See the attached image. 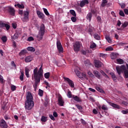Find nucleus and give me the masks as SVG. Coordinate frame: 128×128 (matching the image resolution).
<instances>
[{"instance_id": "nucleus-1", "label": "nucleus", "mask_w": 128, "mask_h": 128, "mask_svg": "<svg viewBox=\"0 0 128 128\" xmlns=\"http://www.w3.org/2000/svg\"><path fill=\"white\" fill-rule=\"evenodd\" d=\"M44 78V70H42V65H41L39 70L36 67L33 70V74L32 76V80H35V83L33 85L34 90L38 88V84L40 82L41 78Z\"/></svg>"}, {"instance_id": "nucleus-2", "label": "nucleus", "mask_w": 128, "mask_h": 128, "mask_svg": "<svg viewBox=\"0 0 128 128\" xmlns=\"http://www.w3.org/2000/svg\"><path fill=\"white\" fill-rule=\"evenodd\" d=\"M26 100L25 102V108L30 110L34 108V98L32 94V92H28L26 94Z\"/></svg>"}, {"instance_id": "nucleus-3", "label": "nucleus", "mask_w": 128, "mask_h": 128, "mask_svg": "<svg viewBox=\"0 0 128 128\" xmlns=\"http://www.w3.org/2000/svg\"><path fill=\"white\" fill-rule=\"evenodd\" d=\"M126 65L123 64L120 66H117L116 67V70L118 74H120L122 72H124V78H128V64H126Z\"/></svg>"}, {"instance_id": "nucleus-4", "label": "nucleus", "mask_w": 128, "mask_h": 128, "mask_svg": "<svg viewBox=\"0 0 128 128\" xmlns=\"http://www.w3.org/2000/svg\"><path fill=\"white\" fill-rule=\"evenodd\" d=\"M46 30V26L44 24H41L40 26V29L38 32V34L36 36L38 40H42L44 36V30Z\"/></svg>"}, {"instance_id": "nucleus-5", "label": "nucleus", "mask_w": 128, "mask_h": 128, "mask_svg": "<svg viewBox=\"0 0 128 128\" xmlns=\"http://www.w3.org/2000/svg\"><path fill=\"white\" fill-rule=\"evenodd\" d=\"M82 46V42L78 41L76 42L73 45L74 52H78L80 50Z\"/></svg>"}, {"instance_id": "nucleus-6", "label": "nucleus", "mask_w": 128, "mask_h": 128, "mask_svg": "<svg viewBox=\"0 0 128 128\" xmlns=\"http://www.w3.org/2000/svg\"><path fill=\"white\" fill-rule=\"evenodd\" d=\"M28 14H30V12L28 11H24V17L22 18V20L24 22H28V20H30V19L28 18Z\"/></svg>"}, {"instance_id": "nucleus-7", "label": "nucleus", "mask_w": 128, "mask_h": 128, "mask_svg": "<svg viewBox=\"0 0 128 128\" xmlns=\"http://www.w3.org/2000/svg\"><path fill=\"white\" fill-rule=\"evenodd\" d=\"M56 46L60 54L64 52V48H62L60 41L58 40L56 42Z\"/></svg>"}, {"instance_id": "nucleus-8", "label": "nucleus", "mask_w": 128, "mask_h": 128, "mask_svg": "<svg viewBox=\"0 0 128 128\" xmlns=\"http://www.w3.org/2000/svg\"><path fill=\"white\" fill-rule=\"evenodd\" d=\"M64 80L65 82H68L70 88H74V83L73 80L66 77H64Z\"/></svg>"}, {"instance_id": "nucleus-9", "label": "nucleus", "mask_w": 128, "mask_h": 128, "mask_svg": "<svg viewBox=\"0 0 128 128\" xmlns=\"http://www.w3.org/2000/svg\"><path fill=\"white\" fill-rule=\"evenodd\" d=\"M58 104L60 106H64V99L62 98V96L60 95L58 97Z\"/></svg>"}, {"instance_id": "nucleus-10", "label": "nucleus", "mask_w": 128, "mask_h": 128, "mask_svg": "<svg viewBox=\"0 0 128 128\" xmlns=\"http://www.w3.org/2000/svg\"><path fill=\"white\" fill-rule=\"evenodd\" d=\"M6 28V30H8L10 26L8 24L4 23L2 21H0V28Z\"/></svg>"}, {"instance_id": "nucleus-11", "label": "nucleus", "mask_w": 128, "mask_h": 128, "mask_svg": "<svg viewBox=\"0 0 128 128\" xmlns=\"http://www.w3.org/2000/svg\"><path fill=\"white\" fill-rule=\"evenodd\" d=\"M7 12H8V14H10V16H14V14L16 12V10H14V8L12 6H8L6 8Z\"/></svg>"}, {"instance_id": "nucleus-12", "label": "nucleus", "mask_w": 128, "mask_h": 128, "mask_svg": "<svg viewBox=\"0 0 128 128\" xmlns=\"http://www.w3.org/2000/svg\"><path fill=\"white\" fill-rule=\"evenodd\" d=\"M0 126L2 128H8V124L4 120L2 119L0 121Z\"/></svg>"}, {"instance_id": "nucleus-13", "label": "nucleus", "mask_w": 128, "mask_h": 128, "mask_svg": "<svg viewBox=\"0 0 128 128\" xmlns=\"http://www.w3.org/2000/svg\"><path fill=\"white\" fill-rule=\"evenodd\" d=\"M75 72L76 73V76L80 78L81 76H82V78H86V74L82 73L78 70H75Z\"/></svg>"}, {"instance_id": "nucleus-14", "label": "nucleus", "mask_w": 128, "mask_h": 128, "mask_svg": "<svg viewBox=\"0 0 128 128\" xmlns=\"http://www.w3.org/2000/svg\"><path fill=\"white\" fill-rule=\"evenodd\" d=\"M95 67L98 68H102V62L98 60H96L94 61Z\"/></svg>"}, {"instance_id": "nucleus-15", "label": "nucleus", "mask_w": 128, "mask_h": 128, "mask_svg": "<svg viewBox=\"0 0 128 128\" xmlns=\"http://www.w3.org/2000/svg\"><path fill=\"white\" fill-rule=\"evenodd\" d=\"M89 2L88 0H82L80 1V8H84L86 4H88Z\"/></svg>"}, {"instance_id": "nucleus-16", "label": "nucleus", "mask_w": 128, "mask_h": 128, "mask_svg": "<svg viewBox=\"0 0 128 128\" xmlns=\"http://www.w3.org/2000/svg\"><path fill=\"white\" fill-rule=\"evenodd\" d=\"M36 14L38 16L39 18H41L42 20H44V14L42 13L40 11H37Z\"/></svg>"}, {"instance_id": "nucleus-17", "label": "nucleus", "mask_w": 128, "mask_h": 128, "mask_svg": "<svg viewBox=\"0 0 128 128\" xmlns=\"http://www.w3.org/2000/svg\"><path fill=\"white\" fill-rule=\"evenodd\" d=\"M108 104L111 106H112V108H118V110H120V106L118 104H116L111 102H108Z\"/></svg>"}, {"instance_id": "nucleus-18", "label": "nucleus", "mask_w": 128, "mask_h": 128, "mask_svg": "<svg viewBox=\"0 0 128 128\" xmlns=\"http://www.w3.org/2000/svg\"><path fill=\"white\" fill-rule=\"evenodd\" d=\"M72 98L75 100V102H82V99L80 98V97L78 96H77L73 95L72 96Z\"/></svg>"}, {"instance_id": "nucleus-19", "label": "nucleus", "mask_w": 128, "mask_h": 128, "mask_svg": "<svg viewBox=\"0 0 128 128\" xmlns=\"http://www.w3.org/2000/svg\"><path fill=\"white\" fill-rule=\"evenodd\" d=\"M93 74H94L95 76L98 78H100V73L96 70H94L93 71Z\"/></svg>"}, {"instance_id": "nucleus-20", "label": "nucleus", "mask_w": 128, "mask_h": 128, "mask_svg": "<svg viewBox=\"0 0 128 128\" xmlns=\"http://www.w3.org/2000/svg\"><path fill=\"white\" fill-rule=\"evenodd\" d=\"M116 62V64H124V60L120 58H117Z\"/></svg>"}, {"instance_id": "nucleus-21", "label": "nucleus", "mask_w": 128, "mask_h": 128, "mask_svg": "<svg viewBox=\"0 0 128 128\" xmlns=\"http://www.w3.org/2000/svg\"><path fill=\"white\" fill-rule=\"evenodd\" d=\"M118 56V53L112 52L111 54L112 60H116Z\"/></svg>"}, {"instance_id": "nucleus-22", "label": "nucleus", "mask_w": 128, "mask_h": 128, "mask_svg": "<svg viewBox=\"0 0 128 128\" xmlns=\"http://www.w3.org/2000/svg\"><path fill=\"white\" fill-rule=\"evenodd\" d=\"M30 68H28V67L25 68V73L26 78H30Z\"/></svg>"}, {"instance_id": "nucleus-23", "label": "nucleus", "mask_w": 128, "mask_h": 128, "mask_svg": "<svg viewBox=\"0 0 128 128\" xmlns=\"http://www.w3.org/2000/svg\"><path fill=\"white\" fill-rule=\"evenodd\" d=\"M92 12H89L87 14L86 18V20H88L89 22H90L92 20Z\"/></svg>"}, {"instance_id": "nucleus-24", "label": "nucleus", "mask_w": 128, "mask_h": 128, "mask_svg": "<svg viewBox=\"0 0 128 128\" xmlns=\"http://www.w3.org/2000/svg\"><path fill=\"white\" fill-rule=\"evenodd\" d=\"M27 50H28V52H36V48L34 47L29 46L27 48Z\"/></svg>"}, {"instance_id": "nucleus-25", "label": "nucleus", "mask_w": 128, "mask_h": 128, "mask_svg": "<svg viewBox=\"0 0 128 128\" xmlns=\"http://www.w3.org/2000/svg\"><path fill=\"white\" fill-rule=\"evenodd\" d=\"M31 60H32V58L30 56H28L25 58L26 62H30Z\"/></svg>"}, {"instance_id": "nucleus-26", "label": "nucleus", "mask_w": 128, "mask_h": 128, "mask_svg": "<svg viewBox=\"0 0 128 128\" xmlns=\"http://www.w3.org/2000/svg\"><path fill=\"white\" fill-rule=\"evenodd\" d=\"M110 74L114 82V80H116V74L113 72H110Z\"/></svg>"}, {"instance_id": "nucleus-27", "label": "nucleus", "mask_w": 128, "mask_h": 128, "mask_svg": "<svg viewBox=\"0 0 128 128\" xmlns=\"http://www.w3.org/2000/svg\"><path fill=\"white\" fill-rule=\"evenodd\" d=\"M96 90H98V92H100V94H104V91L102 89L100 88L98 86H96Z\"/></svg>"}, {"instance_id": "nucleus-28", "label": "nucleus", "mask_w": 128, "mask_h": 128, "mask_svg": "<svg viewBox=\"0 0 128 128\" xmlns=\"http://www.w3.org/2000/svg\"><path fill=\"white\" fill-rule=\"evenodd\" d=\"M94 36L95 40H100V35H98V34L96 33L94 35Z\"/></svg>"}, {"instance_id": "nucleus-29", "label": "nucleus", "mask_w": 128, "mask_h": 128, "mask_svg": "<svg viewBox=\"0 0 128 128\" xmlns=\"http://www.w3.org/2000/svg\"><path fill=\"white\" fill-rule=\"evenodd\" d=\"M106 40L109 42V44H112V38H110V36H106L105 37Z\"/></svg>"}, {"instance_id": "nucleus-30", "label": "nucleus", "mask_w": 128, "mask_h": 128, "mask_svg": "<svg viewBox=\"0 0 128 128\" xmlns=\"http://www.w3.org/2000/svg\"><path fill=\"white\" fill-rule=\"evenodd\" d=\"M106 4H108V0H102V4H101V6L102 8H104V6H106Z\"/></svg>"}, {"instance_id": "nucleus-31", "label": "nucleus", "mask_w": 128, "mask_h": 128, "mask_svg": "<svg viewBox=\"0 0 128 128\" xmlns=\"http://www.w3.org/2000/svg\"><path fill=\"white\" fill-rule=\"evenodd\" d=\"M25 54H26V50H23L20 52L19 56H24Z\"/></svg>"}, {"instance_id": "nucleus-32", "label": "nucleus", "mask_w": 128, "mask_h": 128, "mask_svg": "<svg viewBox=\"0 0 128 128\" xmlns=\"http://www.w3.org/2000/svg\"><path fill=\"white\" fill-rule=\"evenodd\" d=\"M50 72H48L44 74V76L45 78H46V79L50 78Z\"/></svg>"}, {"instance_id": "nucleus-33", "label": "nucleus", "mask_w": 128, "mask_h": 128, "mask_svg": "<svg viewBox=\"0 0 128 128\" xmlns=\"http://www.w3.org/2000/svg\"><path fill=\"white\" fill-rule=\"evenodd\" d=\"M70 14H72L73 16H76V11L74 10H70Z\"/></svg>"}, {"instance_id": "nucleus-34", "label": "nucleus", "mask_w": 128, "mask_h": 128, "mask_svg": "<svg viewBox=\"0 0 128 128\" xmlns=\"http://www.w3.org/2000/svg\"><path fill=\"white\" fill-rule=\"evenodd\" d=\"M48 120V117L42 116L41 118V122H46Z\"/></svg>"}, {"instance_id": "nucleus-35", "label": "nucleus", "mask_w": 128, "mask_h": 128, "mask_svg": "<svg viewBox=\"0 0 128 128\" xmlns=\"http://www.w3.org/2000/svg\"><path fill=\"white\" fill-rule=\"evenodd\" d=\"M1 40L3 42H6V41L8 40V38H6V36H2Z\"/></svg>"}, {"instance_id": "nucleus-36", "label": "nucleus", "mask_w": 128, "mask_h": 128, "mask_svg": "<svg viewBox=\"0 0 128 128\" xmlns=\"http://www.w3.org/2000/svg\"><path fill=\"white\" fill-rule=\"evenodd\" d=\"M38 95L40 96H44V90H42L40 89H39V90H38Z\"/></svg>"}, {"instance_id": "nucleus-37", "label": "nucleus", "mask_w": 128, "mask_h": 128, "mask_svg": "<svg viewBox=\"0 0 128 128\" xmlns=\"http://www.w3.org/2000/svg\"><path fill=\"white\" fill-rule=\"evenodd\" d=\"M20 80L22 82L24 80V72H22L20 74Z\"/></svg>"}, {"instance_id": "nucleus-38", "label": "nucleus", "mask_w": 128, "mask_h": 128, "mask_svg": "<svg viewBox=\"0 0 128 128\" xmlns=\"http://www.w3.org/2000/svg\"><path fill=\"white\" fill-rule=\"evenodd\" d=\"M43 10H44V12L45 14H46V16L50 15V13L48 12V10L46 8H43Z\"/></svg>"}, {"instance_id": "nucleus-39", "label": "nucleus", "mask_w": 128, "mask_h": 128, "mask_svg": "<svg viewBox=\"0 0 128 128\" xmlns=\"http://www.w3.org/2000/svg\"><path fill=\"white\" fill-rule=\"evenodd\" d=\"M67 96L68 98H72V92L70 91H68V92Z\"/></svg>"}, {"instance_id": "nucleus-40", "label": "nucleus", "mask_w": 128, "mask_h": 128, "mask_svg": "<svg viewBox=\"0 0 128 128\" xmlns=\"http://www.w3.org/2000/svg\"><path fill=\"white\" fill-rule=\"evenodd\" d=\"M96 20H97L98 24H102V18H100V16H98L96 18Z\"/></svg>"}, {"instance_id": "nucleus-41", "label": "nucleus", "mask_w": 128, "mask_h": 128, "mask_svg": "<svg viewBox=\"0 0 128 128\" xmlns=\"http://www.w3.org/2000/svg\"><path fill=\"white\" fill-rule=\"evenodd\" d=\"M17 6L19 8H24V6L23 4H17Z\"/></svg>"}, {"instance_id": "nucleus-42", "label": "nucleus", "mask_w": 128, "mask_h": 128, "mask_svg": "<svg viewBox=\"0 0 128 128\" xmlns=\"http://www.w3.org/2000/svg\"><path fill=\"white\" fill-rule=\"evenodd\" d=\"M106 52L114 50V48H112V46H109L106 48Z\"/></svg>"}, {"instance_id": "nucleus-43", "label": "nucleus", "mask_w": 128, "mask_h": 128, "mask_svg": "<svg viewBox=\"0 0 128 128\" xmlns=\"http://www.w3.org/2000/svg\"><path fill=\"white\" fill-rule=\"evenodd\" d=\"M128 26V22H125L122 25V28H126Z\"/></svg>"}, {"instance_id": "nucleus-44", "label": "nucleus", "mask_w": 128, "mask_h": 128, "mask_svg": "<svg viewBox=\"0 0 128 128\" xmlns=\"http://www.w3.org/2000/svg\"><path fill=\"white\" fill-rule=\"evenodd\" d=\"M92 32H93L92 28H88V32L89 34H90V36H92Z\"/></svg>"}, {"instance_id": "nucleus-45", "label": "nucleus", "mask_w": 128, "mask_h": 128, "mask_svg": "<svg viewBox=\"0 0 128 128\" xmlns=\"http://www.w3.org/2000/svg\"><path fill=\"white\" fill-rule=\"evenodd\" d=\"M71 20L73 22H76V16H72L71 18Z\"/></svg>"}, {"instance_id": "nucleus-46", "label": "nucleus", "mask_w": 128, "mask_h": 128, "mask_svg": "<svg viewBox=\"0 0 128 128\" xmlns=\"http://www.w3.org/2000/svg\"><path fill=\"white\" fill-rule=\"evenodd\" d=\"M76 106L79 110H82V106L76 104Z\"/></svg>"}, {"instance_id": "nucleus-47", "label": "nucleus", "mask_w": 128, "mask_h": 128, "mask_svg": "<svg viewBox=\"0 0 128 128\" xmlns=\"http://www.w3.org/2000/svg\"><path fill=\"white\" fill-rule=\"evenodd\" d=\"M121 112L123 114H128V110H122Z\"/></svg>"}, {"instance_id": "nucleus-48", "label": "nucleus", "mask_w": 128, "mask_h": 128, "mask_svg": "<svg viewBox=\"0 0 128 128\" xmlns=\"http://www.w3.org/2000/svg\"><path fill=\"white\" fill-rule=\"evenodd\" d=\"M90 48H96V44L95 43H93L90 46Z\"/></svg>"}, {"instance_id": "nucleus-49", "label": "nucleus", "mask_w": 128, "mask_h": 128, "mask_svg": "<svg viewBox=\"0 0 128 128\" xmlns=\"http://www.w3.org/2000/svg\"><path fill=\"white\" fill-rule=\"evenodd\" d=\"M102 110H108V108L106 106V105L103 104L102 106Z\"/></svg>"}, {"instance_id": "nucleus-50", "label": "nucleus", "mask_w": 128, "mask_h": 128, "mask_svg": "<svg viewBox=\"0 0 128 128\" xmlns=\"http://www.w3.org/2000/svg\"><path fill=\"white\" fill-rule=\"evenodd\" d=\"M90 60H86L84 61V64H86V66H90Z\"/></svg>"}, {"instance_id": "nucleus-51", "label": "nucleus", "mask_w": 128, "mask_h": 128, "mask_svg": "<svg viewBox=\"0 0 128 128\" xmlns=\"http://www.w3.org/2000/svg\"><path fill=\"white\" fill-rule=\"evenodd\" d=\"M0 84H4V77H2V75H0Z\"/></svg>"}, {"instance_id": "nucleus-52", "label": "nucleus", "mask_w": 128, "mask_h": 128, "mask_svg": "<svg viewBox=\"0 0 128 128\" xmlns=\"http://www.w3.org/2000/svg\"><path fill=\"white\" fill-rule=\"evenodd\" d=\"M28 42H32V40H34V38L32 36H30L28 38Z\"/></svg>"}, {"instance_id": "nucleus-53", "label": "nucleus", "mask_w": 128, "mask_h": 128, "mask_svg": "<svg viewBox=\"0 0 128 128\" xmlns=\"http://www.w3.org/2000/svg\"><path fill=\"white\" fill-rule=\"evenodd\" d=\"M119 14L121 16H124V11H122V10L120 11Z\"/></svg>"}, {"instance_id": "nucleus-54", "label": "nucleus", "mask_w": 128, "mask_h": 128, "mask_svg": "<svg viewBox=\"0 0 128 128\" xmlns=\"http://www.w3.org/2000/svg\"><path fill=\"white\" fill-rule=\"evenodd\" d=\"M11 90H12V92H14V90H16V87L13 85V86H11Z\"/></svg>"}, {"instance_id": "nucleus-55", "label": "nucleus", "mask_w": 128, "mask_h": 128, "mask_svg": "<svg viewBox=\"0 0 128 128\" xmlns=\"http://www.w3.org/2000/svg\"><path fill=\"white\" fill-rule=\"evenodd\" d=\"M122 8H126V4L124 3L120 4Z\"/></svg>"}, {"instance_id": "nucleus-56", "label": "nucleus", "mask_w": 128, "mask_h": 128, "mask_svg": "<svg viewBox=\"0 0 128 128\" xmlns=\"http://www.w3.org/2000/svg\"><path fill=\"white\" fill-rule=\"evenodd\" d=\"M49 116L50 119L52 120H56V118H54V116L52 114H50Z\"/></svg>"}, {"instance_id": "nucleus-57", "label": "nucleus", "mask_w": 128, "mask_h": 128, "mask_svg": "<svg viewBox=\"0 0 128 128\" xmlns=\"http://www.w3.org/2000/svg\"><path fill=\"white\" fill-rule=\"evenodd\" d=\"M80 122H81L82 124H86V121L84 120V119L81 118Z\"/></svg>"}, {"instance_id": "nucleus-58", "label": "nucleus", "mask_w": 128, "mask_h": 128, "mask_svg": "<svg viewBox=\"0 0 128 128\" xmlns=\"http://www.w3.org/2000/svg\"><path fill=\"white\" fill-rule=\"evenodd\" d=\"M18 35L16 34H15L13 36V40H18Z\"/></svg>"}, {"instance_id": "nucleus-59", "label": "nucleus", "mask_w": 128, "mask_h": 128, "mask_svg": "<svg viewBox=\"0 0 128 128\" xmlns=\"http://www.w3.org/2000/svg\"><path fill=\"white\" fill-rule=\"evenodd\" d=\"M11 64H12V66H14V68H16V64L14 63V61H12L11 62Z\"/></svg>"}, {"instance_id": "nucleus-60", "label": "nucleus", "mask_w": 128, "mask_h": 128, "mask_svg": "<svg viewBox=\"0 0 128 128\" xmlns=\"http://www.w3.org/2000/svg\"><path fill=\"white\" fill-rule=\"evenodd\" d=\"M120 104H124V106H128V102L125 101L121 102Z\"/></svg>"}, {"instance_id": "nucleus-61", "label": "nucleus", "mask_w": 128, "mask_h": 128, "mask_svg": "<svg viewBox=\"0 0 128 128\" xmlns=\"http://www.w3.org/2000/svg\"><path fill=\"white\" fill-rule=\"evenodd\" d=\"M81 53L83 54L84 56H86V50H82Z\"/></svg>"}, {"instance_id": "nucleus-62", "label": "nucleus", "mask_w": 128, "mask_h": 128, "mask_svg": "<svg viewBox=\"0 0 128 128\" xmlns=\"http://www.w3.org/2000/svg\"><path fill=\"white\" fill-rule=\"evenodd\" d=\"M100 74H102V76H104L106 74V72H104V70H101L100 71Z\"/></svg>"}, {"instance_id": "nucleus-63", "label": "nucleus", "mask_w": 128, "mask_h": 128, "mask_svg": "<svg viewBox=\"0 0 128 128\" xmlns=\"http://www.w3.org/2000/svg\"><path fill=\"white\" fill-rule=\"evenodd\" d=\"M53 116L54 118H58V113L56 112H54Z\"/></svg>"}, {"instance_id": "nucleus-64", "label": "nucleus", "mask_w": 128, "mask_h": 128, "mask_svg": "<svg viewBox=\"0 0 128 128\" xmlns=\"http://www.w3.org/2000/svg\"><path fill=\"white\" fill-rule=\"evenodd\" d=\"M124 12L126 14H128V8L124 9Z\"/></svg>"}]
</instances>
